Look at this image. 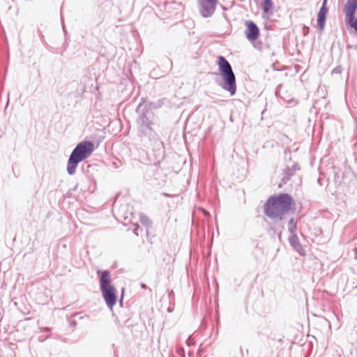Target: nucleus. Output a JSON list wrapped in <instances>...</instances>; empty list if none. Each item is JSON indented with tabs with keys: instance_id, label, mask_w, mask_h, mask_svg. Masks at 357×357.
<instances>
[{
	"instance_id": "obj_1",
	"label": "nucleus",
	"mask_w": 357,
	"mask_h": 357,
	"mask_svg": "<svg viewBox=\"0 0 357 357\" xmlns=\"http://www.w3.org/2000/svg\"><path fill=\"white\" fill-rule=\"evenodd\" d=\"M137 116L138 137L144 146L151 147L158 160L164 158L165 147L160 136L156 132L158 127L157 118L154 114H150L147 109L138 105L135 110Z\"/></svg>"
},
{
	"instance_id": "obj_5",
	"label": "nucleus",
	"mask_w": 357,
	"mask_h": 357,
	"mask_svg": "<svg viewBox=\"0 0 357 357\" xmlns=\"http://www.w3.org/2000/svg\"><path fill=\"white\" fill-rule=\"evenodd\" d=\"M97 274L102 298L108 308L113 312V307L117 301V295L116 289L112 284L110 272L107 270H98Z\"/></svg>"
},
{
	"instance_id": "obj_30",
	"label": "nucleus",
	"mask_w": 357,
	"mask_h": 357,
	"mask_svg": "<svg viewBox=\"0 0 357 357\" xmlns=\"http://www.w3.org/2000/svg\"><path fill=\"white\" fill-rule=\"evenodd\" d=\"M165 197H170V195L169 194H167V193H164L163 194Z\"/></svg>"
},
{
	"instance_id": "obj_12",
	"label": "nucleus",
	"mask_w": 357,
	"mask_h": 357,
	"mask_svg": "<svg viewBox=\"0 0 357 357\" xmlns=\"http://www.w3.org/2000/svg\"><path fill=\"white\" fill-rule=\"evenodd\" d=\"M299 169V166L298 164H294L291 167H287L284 170V176L282 181L284 183H287L290 178L293 176V175L296 173L297 170Z\"/></svg>"
},
{
	"instance_id": "obj_10",
	"label": "nucleus",
	"mask_w": 357,
	"mask_h": 357,
	"mask_svg": "<svg viewBox=\"0 0 357 357\" xmlns=\"http://www.w3.org/2000/svg\"><path fill=\"white\" fill-rule=\"evenodd\" d=\"M328 10V9L327 6H325V5H324L321 6L319 11L317 14V26L321 32L323 31L325 27Z\"/></svg>"
},
{
	"instance_id": "obj_29",
	"label": "nucleus",
	"mask_w": 357,
	"mask_h": 357,
	"mask_svg": "<svg viewBox=\"0 0 357 357\" xmlns=\"http://www.w3.org/2000/svg\"><path fill=\"white\" fill-rule=\"evenodd\" d=\"M62 27H63V31H65V26H64L63 22H62Z\"/></svg>"
},
{
	"instance_id": "obj_3",
	"label": "nucleus",
	"mask_w": 357,
	"mask_h": 357,
	"mask_svg": "<svg viewBox=\"0 0 357 357\" xmlns=\"http://www.w3.org/2000/svg\"><path fill=\"white\" fill-rule=\"evenodd\" d=\"M218 65L222 81L216 83L224 90L228 91L231 96L236 92V76L229 62L223 56L218 57Z\"/></svg>"
},
{
	"instance_id": "obj_2",
	"label": "nucleus",
	"mask_w": 357,
	"mask_h": 357,
	"mask_svg": "<svg viewBox=\"0 0 357 357\" xmlns=\"http://www.w3.org/2000/svg\"><path fill=\"white\" fill-rule=\"evenodd\" d=\"M293 199L289 194L281 193L270 197L264 204V214L273 220L271 227L275 232L284 228V215L290 211Z\"/></svg>"
},
{
	"instance_id": "obj_14",
	"label": "nucleus",
	"mask_w": 357,
	"mask_h": 357,
	"mask_svg": "<svg viewBox=\"0 0 357 357\" xmlns=\"http://www.w3.org/2000/svg\"><path fill=\"white\" fill-rule=\"evenodd\" d=\"M261 8L264 13H269L273 9L272 0H263L261 2Z\"/></svg>"
},
{
	"instance_id": "obj_21",
	"label": "nucleus",
	"mask_w": 357,
	"mask_h": 357,
	"mask_svg": "<svg viewBox=\"0 0 357 357\" xmlns=\"http://www.w3.org/2000/svg\"><path fill=\"white\" fill-rule=\"evenodd\" d=\"M76 85H77V89H76V91L75 92V98H77L76 96H77V92L78 90H81V85H80V82L79 83H75Z\"/></svg>"
},
{
	"instance_id": "obj_8",
	"label": "nucleus",
	"mask_w": 357,
	"mask_h": 357,
	"mask_svg": "<svg viewBox=\"0 0 357 357\" xmlns=\"http://www.w3.org/2000/svg\"><path fill=\"white\" fill-rule=\"evenodd\" d=\"M81 90L77 92V97H82L86 92V89L93 86V81L90 74L84 75L80 80Z\"/></svg>"
},
{
	"instance_id": "obj_13",
	"label": "nucleus",
	"mask_w": 357,
	"mask_h": 357,
	"mask_svg": "<svg viewBox=\"0 0 357 357\" xmlns=\"http://www.w3.org/2000/svg\"><path fill=\"white\" fill-rule=\"evenodd\" d=\"M288 240L290 245L298 252L301 253V250H303V248L299 242V239L296 234H290Z\"/></svg>"
},
{
	"instance_id": "obj_27",
	"label": "nucleus",
	"mask_w": 357,
	"mask_h": 357,
	"mask_svg": "<svg viewBox=\"0 0 357 357\" xmlns=\"http://www.w3.org/2000/svg\"><path fill=\"white\" fill-rule=\"evenodd\" d=\"M327 1H328V0H324L321 6L325 5V6H326Z\"/></svg>"
},
{
	"instance_id": "obj_11",
	"label": "nucleus",
	"mask_w": 357,
	"mask_h": 357,
	"mask_svg": "<svg viewBox=\"0 0 357 357\" xmlns=\"http://www.w3.org/2000/svg\"><path fill=\"white\" fill-rule=\"evenodd\" d=\"M142 105V108L147 109V111L149 112L150 114H153L151 111L153 109H158L162 107L163 105V102L162 100H158L156 102H149L146 103L145 99L142 98L140 102L138 105Z\"/></svg>"
},
{
	"instance_id": "obj_9",
	"label": "nucleus",
	"mask_w": 357,
	"mask_h": 357,
	"mask_svg": "<svg viewBox=\"0 0 357 357\" xmlns=\"http://www.w3.org/2000/svg\"><path fill=\"white\" fill-rule=\"evenodd\" d=\"M357 10V0H347L344 4L343 12L345 15V20L353 17Z\"/></svg>"
},
{
	"instance_id": "obj_25",
	"label": "nucleus",
	"mask_w": 357,
	"mask_h": 357,
	"mask_svg": "<svg viewBox=\"0 0 357 357\" xmlns=\"http://www.w3.org/2000/svg\"><path fill=\"white\" fill-rule=\"evenodd\" d=\"M123 294V289L122 290V294ZM119 303H120L121 305H123V295L121 296V299L119 301Z\"/></svg>"
},
{
	"instance_id": "obj_23",
	"label": "nucleus",
	"mask_w": 357,
	"mask_h": 357,
	"mask_svg": "<svg viewBox=\"0 0 357 357\" xmlns=\"http://www.w3.org/2000/svg\"><path fill=\"white\" fill-rule=\"evenodd\" d=\"M203 211V213L204 215L206 216V217H209L211 215L209 213V212L205 209H202Z\"/></svg>"
},
{
	"instance_id": "obj_6",
	"label": "nucleus",
	"mask_w": 357,
	"mask_h": 357,
	"mask_svg": "<svg viewBox=\"0 0 357 357\" xmlns=\"http://www.w3.org/2000/svg\"><path fill=\"white\" fill-rule=\"evenodd\" d=\"M200 15L208 18L211 17L215 11L219 0H197Z\"/></svg>"
},
{
	"instance_id": "obj_22",
	"label": "nucleus",
	"mask_w": 357,
	"mask_h": 357,
	"mask_svg": "<svg viewBox=\"0 0 357 357\" xmlns=\"http://www.w3.org/2000/svg\"><path fill=\"white\" fill-rule=\"evenodd\" d=\"M40 331L43 333H49L50 332V328L47 327L41 328Z\"/></svg>"
},
{
	"instance_id": "obj_31",
	"label": "nucleus",
	"mask_w": 357,
	"mask_h": 357,
	"mask_svg": "<svg viewBox=\"0 0 357 357\" xmlns=\"http://www.w3.org/2000/svg\"><path fill=\"white\" fill-rule=\"evenodd\" d=\"M116 321V324H119V319H118V318H117V317L116 318V321Z\"/></svg>"
},
{
	"instance_id": "obj_18",
	"label": "nucleus",
	"mask_w": 357,
	"mask_h": 357,
	"mask_svg": "<svg viewBox=\"0 0 357 357\" xmlns=\"http://www.w3.org/2000/svg\"><path fill=\"white\" fill-rule=\"evenodd\" d=\"M141 222L143 223V224H145V225H151V221L150 220L146 217V216H142L141 217Z\"/></svg>"
},
{
	"instance_id": "obj_26",
	"label": "nucleus",
	"mask_w": 357,
	"mask_h": 357,
	"mask_svg": "<svg viewBox=\"0 0 357 357\" xmlns=\"http://www.w3.org/2000/svg\"><path fill=\"white\" fill-rule=\"evenodd\" d=\"M141 287L143 288V289H147L148 288V287L145 284H144V283L141 284Z\"/></svg>"
},
{
	"instance_id": "obj_19",
	"label": "nucleus",
	"mask_w": 357,
	"mask_h": 357,
	"mask_svg": "<svg viewBox=\"0 0 357 357\" xmlns=\"http://www.w3.org/2000/svg\"><path fill=\"white\" fill-rule=\"evenodd\" d=\"M282 84H278V86L276 87L275 91V94L276 97H280V91L282 89Z\"/></svg>"
},
{
	"instance_id": "obj_17",
	"label": "nucleus",
	"mask_w": 357,
	"mask_h": 357,
	"mask_svg": "<svg viewBox=\"0 0 357 357\" xmlns=\"http://www.w3.org/2000/svg\"><path fill=\"white\" fill-rule=\"evenodd\" d=\"M342 72V68L340 66H338L337 67H335V68H333V70H332V74H337V75H340L341 74Z\"/></svg>"
},
{
	"instance_id": "obj_7",
	"label": "nucleus",
	"mask_w": 357,
	"mask_h": 357,
	"mask_svg": "<svg viewBox=\"0 0 357 357\" xmlns=\"http://www.w3.org/2000/svg\"><path fill=\"white\" fill-rule=\"evenodd\" d=\"M246 30L245 31V36L249 41L256 40L259 36V29L257 25L251 20L245 22Z\"/></svg>"
},
{
	"instance_id": "obj_20",
	"label": "nucleus",
	"mask_w": 357,
	"mask_h": 357,
	"mask_svg": "<svg viewBox=\"0 0 357 357\" xmlns=\"http://www.w3.org/2000/svg\"><path fill=\"white\" fill-rule=\"evenodd\" d=\"M309 31H310L309 27L305 26V25H304L303 27V35L305 36H306L308 34Z\"/></svg>"
},
{
	"instance_id": "obj_16",
	"label": "nucleus",
	"mask_w": 357,
	"mask_h": 357,
	"mask_svg": "<svg viewBox=\"0 0 357 357\" xmlns=\"http://www.w3.org/2000/svg\"><path fill=\"white\" fill-rule=\"evenodd\" d=\"M288 230L290 234H296L297 226L294 218L289 220Z\"/></svg>"
},
{
	"instance_id": "obj_32",
	"label": "nucleus",
	"mask_w": 357,
	"mask_h": 357,
	"mask_svg": "<svg viewBox=\"0 0 357 357\" xmlns=\"http://www.w3.org/2000/svg\"><path fill=\"white\" fill-rule=\"evenodd\" d=\"M13 173H15V172H14V169H13ZM14 175H15V177H17V176L15 174H14Z\"/></svg>"
},
{
	"instance_id": "obj_15",
	"label": "nucleus",
	"mask_w": 357,
	"mask_h": 357,
	"mask_svg": "<svg viewBox=\"0 0 357 357\" xmlns=\"http://www.w3.org/2000/svg\"><path fill=\"white\" fill-rule=\"evenodd\" d=\"M345 23L357 32V17H356L355 15L353 17L346 19Z\"/></svg>"
},
{
	"instance_id": "obj_28",
	"label": "nucleus",
	"mask_w": 357,
	"mask_h": 357,
	"mask_svg": "<svg viewBox=\"0 0 357 357\" xmlns=\"http://www.w3.org/2000/svg\"><path fill=\"white\" fill-rule=\"evenodd\" d=\"M186 344L188 346H190V338H188L187 340H186Z\"/></svg>"
},
{
	"instance_id": "obj_4",
	"label": "nucleus",
	"mask_w": 357,
	"mask_h": 357,
	"mask_svg": "<svg viewBox=\"0 0 357 357\" xmlns=\"http://www.w3.org/2000/svg\"><path fill=\"white\" fill-rule=\"evenodd\" d=\"M94 150V144L91 141H82L73 150L67 163V172L69 175L75 173L79 162L89 157Z\"/></svg>"
},
{
	"instance_id": "obj_24",
	"label": "nucleus",
	"mask_w": 357,
	"mask_h": 357,
	"mask_svg": "<svg viewBox=\"0 0 357 357\" xmlns=\"http://www.w3.org/2000/svg\"><path fill=\"white\" fill-rule=\"evenodd\" d=\"M77 325V322L75 320H72L70 321V326L74 327Z\"/></svg>"
}]
</instances>
